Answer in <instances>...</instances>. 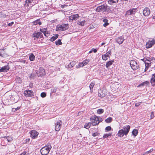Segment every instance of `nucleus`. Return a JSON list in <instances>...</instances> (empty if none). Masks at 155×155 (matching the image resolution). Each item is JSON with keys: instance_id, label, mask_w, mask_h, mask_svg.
Listing matches in <instances>:
<instances>
[{"instance_id": "obj_1", "label": "nucleus", "mask_w": 155, "mask_h": 155, "mask_svg": "<svg viewBox=\"0 0 155 155\" xmlns=\"http://www.w3.org/2000/svg\"><path fill=\"white\" fill-rule=\"evenodd\" d=\"M90 120L92 122V125L93 126H96L103 120V119L101 117L94 115L90 118Z\"/></svg>"}, {"instance_id": "obj_2", "label": "nucleus", "mask_w": 155, "mask_h": 155, "mask_svg": "<svg viewBox=\"0 0 155 155\" xmlns=\"http://www.w3.org/2000/svg\"><path fill=\"white\" fill-rule=\"evenodd\" d=\"M69 28L68 24H64L62 25H58L56 27V31H63L67 30Z\"/></svg>"}, {"instance_id": "obj_3", "label": "nucleus", "mask_w": 155, "mask_h": 155, "mask_svg": "<svg viewBox=\"0 0 155 155\" xmlns=\"http://www.w3.org/2000/svg\"><path fill=\"white\" fill-rule=\"evenodd\" d=\"M129 64L133 70H136L139 68V63L134 60L130 61H129Z\"/></svg>"}, {"instance_id": "obj_4", "label": "nucleus", "mask_w": 155, "mask_h": 155, "mask_svg": "<svg viewBox=\"0 0 155 155\" xmlns=\"http://www.w3.org/2000/svg\"><path fill=\"white\" fill-rule=\"evenodd\" d=\"M155 44V39H152L151 40H149L147 42L146 47L147 48H149L152 47Z\"/></svg>"}, {"instance_id": "obj_5", "label": "nucleus", "mask_w": 155, "mask_h": 155, "mask_svg": "<svg viewBox=\"0 0 155 155\" xmlns=\"http://www.w3.org/2000/svg\"><path fill=\"white\" fill-rule=\"evenodd\" d=\"M62 122L61 120H59L55 123V130L57 131H59L62 125Z\"/></svg>"}, {"instance_id": "obj_6", "label": "nucleus", "mask_w": 155, "mask_h": 155, "mask_svg": "<svg viewBox=\"0 0 155 155\" xmlns=\"http://www.w3.org/2000/svg\"><path fill=\"white\" fill-rule=\"evenodd\" d=\"M50 150L49 148H46V147H43L40 150L41 153L42 155H47L49 153Z\"/></svg>"}, {"instance_id": "obj_7", "label": "nucleus", "mask_w": 155, "mask_h": 155, "mask_svg": "<svg viewBox=\"0 0 155 155\" xmlns=\"http://www.w3.org/2000/svg\"><path fill=\"white\" fill-rule=\"evenodd\" d=\"M124 129H121L119 130L117 134L119 137H122L124 135H126V130L125 127L123 128Z\"/></svg>"}, {"instance_id": "obj_8", "label": "nucleus", "mask_w": 155, "mask_h": 155, "mask_svg": "<svg viewBox=\"0 0 155 155\" xmlns=\"http://www.w3.org/2000/svg\"><path fill=\"white\" fill-rule=\"evenodd\" d=\"M111 51L110 50L109 51L105 54L103 55L102 56V59L104 60L107 59L111 55Z\"/></svg>"}, {"instance_id": "obj_9", "label": "nucleus", "mask_w": 155, "mask_h": 155, "mask_svg": "<svg viewBox=\"0 0 155 155\" xmlns=\"http://www.w3.org/2000/svg\"><path fill=\"white\" fill-rule=\"evenodd\" d=\"M31 137L33 139L35 138L38 134V133L35 130H32L30 132Z\"/></svg>"}, {"instance_id": "obj_10", "label": "nucleus", "mask_w": 155, "mask_h": 155, "mask_svg": "<svg viewBox=\"0 0 155 155\" xmlns=\"http://www.w3.org/2000/svg\"><path fill=\"white\" fill-rule=\"evenodd\" d=\"M137 12L136 8H132L127 11V15H130L134 14Z\"/></svg>"}, {"instance_id": "obj_11", "label": "nucleus", "mask_w": 155, "mask_h": 155, "mask_svg": "<svg viewBox=\"0 0 155 155\" xmlns=\"http://www.w3.org/2000/svg\"><path fill=\"white\" fill-rule=\"evenodd\" d=\"M150 13V10L148 8H145L143 11V15L145 16H148Z\"/></svg>"}, {"instance_id": "obj_12", "label": "nucleus", "mask_w": 155, "mask_h": 155, "mask_svg": "<svg viewBox=\"0 0 155 155\" xmlns=\"http://www.w3.org/2000/svg\"><path fill=\"white\" fill-rule=\"evenodd\" d=\"M24 94L27 97H32L34 95L33 91L31 90L25 91L24 92Z\"/></svg>"}, {"instance_id": "obj_13", "label": "nucleus", "mask_w": 155, "mask_h": 155, "mask_svg": "<svg viewBox=\"0 0 155 155\" xmlns=\"http://www.w3.org/2000/svg\"><path fill=\"white\" fill-rule=\"evenodd\" d=\"M79 16L78 14L72 15L69 17V20L73 21L74 20H76L79 18Z\"/></svg>"}, {"instance_id": "obj_14", "label": "nucleus", "mask_w": 155, "mask_h": 155, "mask_svg": "<svg viewBox=\"0 0 155 155\" xmlns=\"http://www.w3.org/2000/svg\"><path fill=\"white\" fill-rule=\"evenodd\" d=\"M105 5H103L101 6H98L96 8V11L100 12H104L105 11Z\"/></svg>"}, {"instance_id": "obj_15", "label": "nucleus", "mask_w": 155, "mask_h": 155, "mask_svg": "<svg viewBox=\"0 0 155 155\" xmlns=\"http://www.w3.org/2000/svg\"><path fill=\"white\" fill-rule=\"evenodd\" d=\"M9 68L8 65H5L0 69V72H7V71L9 70Z\"/></svg>"}, {"instance_id": "obj_16", "label": "nucleus", "mask_w": 155, "mask_h": 155, "mask_svg": "<svg viewBox=\"0 0 155 155\" xmlns=\"http://www.w3.org/2000/svg\"><path fill=\"white\" fill-rule=\"evenodd\" d=\"M0 55L3 57H5L8 56V54L5 52L4 49H0Z\"/></svg>"}, {"instance_id": "obj_17", "label": "nucleus", "mask_w": 155, "mask_h": 155, "mask_svg": "<svg viewBox=\"0 0 155 155\" xmlns=\"http://www.w3.org/2000/svg\"><path fill=\"white\" fill-rule=\"evenodd\" d=\"M89 62V59H86L84 61L80 63L79 66L80 67H82L84 66L87 64Z\"/></svg>"}, {"instance_id": "obj_18", "label": "nucleus", "mask_w": 155, "mask_h": 155, "mask_svg": "<svg viewBox=\"0 0 155 155\" xmlns=\"http://www.w3.org/2000/svg\"><path fill=\"white\" fill-rule=\"evenodd\" d=\"M75 64V62L74 61H72L68 65H66L65 67L68 68H71L73 67Z\"/></svg>"}, {"instance_id": "obj_19", "label": "nucleus", "mask_w": 155, "mask_h": 155, "mask_svg": "<svg viewBox=\"0 0 155 155\" xmlns=\"http://www.w3.org/2000/svg\"><path fill=\"white\" fill-rule=\"evenodd\" d=\"M116 41L119 44H121L124 41V39L122 38V37H120L116 39Z\"/></svg>"}, {"instance_id": "obj_20", "label": "nucleus", "mask_w": 155, "mask_h": 155, "mask_svg": "<svg viewBox=\"0 0 155 155\" xmlns=\"http://www.w3.org/2000/svg\"><path fill=\"white\" fill-rule=\"evenodd\" d=\"M59 35L58 34L55 35H54L50 39V41L52 42L54 41L57 38H58Z\"/></svg>"}, {"instance_id": "obj_21", "label": "nucleus", "mask_w": 155, "mask_h": 155, "mask_svg": "<svg viewBox=\"0 0 155 155\" xmlns=\"http://www.w3.org/2000/svg\"><path fill=\"white\" fill-rule=\"evenodd\" d=\"M33 37H35L37 38H39V32L37 31L35 32L32 35Z\"/></svg>"}, {"instance_id": "obj_22", "label": "nucleus", "mask_w": 155, "mask_h": 155, "mask_svg": "<svg viewBox=\"0 0 155 155\" xmlns=\"http://www.w3.org/2000/svg\"><path fill=\"white\" fill-rule=\"evenodd\" d=\"M86 23V21L85 20L82 21H78L77 22V24L81 26H83Z\"/></svg>"}, {"instance_id": "obj_23", "label": "nucleus", "mask_w": 155, "mask_h": 155, "mask_svg": "<svg viewBox=\"0 0 155 155\" xmlns=\"http://www.w3.org/2000/svg\"><path fill=\"white\" fill-rule=\"evenodd\" d=\"M92 124V122H89L88 123H86L84 125V127L86 129L89 128Z\"/></svg>"}, {"instance_id": "obj_24", "label": "nucleus", "mask_w": 155, "mask_h": 155, "mask_svg": "<svg viewBox=\"0 0 155 155\" xmlns=\"http://www.w3.org/2000/svg\"><path fill=\"white\" fill-rule=\"evenodd\" d=\"M39 72L40 74L44 75L45 74V70L42 68L40 67L39 70Z\"/></svg>"}, {"instance_id": "obj_25", "label": "nucleus", "mask_w": 155, "mask_h": 155, "mask_svg": "<svg viewBox=\"0 0 155 155\" xmlns=\"http://www.w3.org/2000/svg\"><path fill=\"white\" fill-rule=\"evenodd\" d=\"M30 60L31 61H34L35 59V56L33 53L31 54L29 56Z\"/></svg>"}, {"instance_id": "obj_26", "label": "nucleus", "mask_w": 155, "mask_h": 155, "mask_svg": "<svg viewBox=\"0 0 155 155\" xmlns=\"http://www.w3.org/2000/svg\"><path fill=\"white\" fill-rule=\"evenodd\" d=\"M118 0H109L108 1V3L110 5H112L114 3H117Z\"/></svg>"}, {"instance_id": "obj_27", "label": "nucleus", "mask_w": 155, "mask_h": 155, "mask_svg": "<svg viewBox=\"0 0 155 155\" xmlns=\"http://www.w3.org/2000/svg\"><path fill=\"white\" fill-rule=\"evenodd\" d=\"M33 23L34 25H37L39 24V25H41L42 23L41 21H40L39 19H38L33 22Z\"/></svg>"}, {"instance_id": "obj_28", "label": "nucleus", "mask_w": 155, "mask_h": 155, "mask_svg": "<svg viewBox=\"0 0 155 155\" xmlns=\"http://www.w3.org/2000/svg\"><path fill=\"white\" fill-rule=\"evenodd\" d=\"M132 134L135 136H136L138 134V130L136 129H134L132 131Z\"/></svg>"}, {"instance_id": "obj_29", "label": "nucleus", "mask_w": 155, "mask_h": 155, "mask_svg": "<svg viewBox=\"0 0 155 155\" xmlns=\"http://www.w3.org/2000/svg\"><path fill=\"white\" fill-rule=\"evenodd\" d=\"M15 81L16 83H18V84L21 83V79L19 77H16L15 79Z\"/></svg>"}, {"instance_id": "obj_30", "label": "nucleus", "mask_w": 155, "mask_h": 155, "mask_svg": "<svg viewBox=\"0 0 155 155\" xmlns=\"http://www.w3.org/2000/svg\"><path fill=\"white\" fill-rule=\"evenodd\" d=\"M113 62L114 61H109L106 64V67L108 68L112 64Z\"/></svg>"}, {"instance_id": "obj_31", "label": "nucleus", "mask_w": 155, "mask_h": 155, "mask_svg": "<svg viewBox=\"0 0 155 155\" xmlns=\"http://www.w3.org/2000/svg\"><path fill=\"white\" fill-rule=\"evenodd\" d=\"M105 9L104 12H110L111 10L110 7L107 6H106V5H105Z\"/></svg>"}, {"instance_id": "obj_32", "label": "nucleus", "mask_w": 155, "mask_h": 155, "mask_svg": "<svg viewBox=\"0 0 155 155\" xmlns=\"http://www.w3.org/2000/svg\"><path fill=\"white\" fill-rule=\"evenodd\" d=\"M95 84V83L94 82H92L90 85L89 87L91 91H92L93 87Z\"/></svg>"}, {"instance_id": "obj_33", "label": "nucleus", "mask_w": 155, "mask_h": 155, "mask_svg": "<svg viewBox=\"0 0 155 155\" xmlns=\"http://www.w3.org/2000/svg\"><path fill=\"white\" fill-rule=\"evenodd\" d=\"M112 120V118L111 117H109L106 119L105 120V121L107 123H110L111 122Z\"/></svg>"}, {"instance_id": "obj_34", "label": "nucleus", "mask_w": 155, "mask_h": 155, "mask_svg": "<svg viewBox=\"0 0 155 155\" xmlns=\"http://www.w3.org/2000/svg\"><path fill=\"white\" fill-rule=\"evenodd\" d=\"M104 112V110L102 109H98L97 110V113L99 114H102Z\"/></svg>"}, {"instance_id": "obj_35", "label": "nucleus", "mask_w": 155, "mask_h": 155, "mask_svg": "<svg viewBox=\"0 0 155 155\" xmlns=\"http://www.w3.org/2000/svg\"><path fill=\"white\" fill-rule=\"evenodd\" d=\"M55 43L56 45H61L62 44L61 39H58L57 41H56Z\"/></svg>"}, {"instance_id": "obj_36", "label": "nucleus", "mask_w": 155, "mask_h": 155, "mask_svg": "<svg viewBox=\"0 0 155 155\" xmlns=\"http://www.w3.org/2000/svg\"><path fill=\"white\" fill-rule=\"evenodd\" d=\"M58 89L57 87H54L51 89V93H55L57 90H58Z\"/></svg>"}, {"instance_id": "obj_37", "label": "nucleus", "mask_w": 155, "mask_h": 155, "mask_svg": "<svg viewBox=\"0 0 155 155\" xmlns=\"http://www.w3.org/2000/svg\"><path fill=\"white\" fill-rule=\"evenodd\" d=\"M149 84V81H146L140 84L139 85V86H143L145 85H147Z\"/></svg>"}, {"instance_id": "obj_38", "label": "nucleus", "mask_w": 155, "mask_h": 155, "mask_svg": "<svg viewBox=\"0 0 155 155\" xmlns=\"http://www.w3.org/2000/svg\"><path fill=\"white\" fill-rule=\"evenodd\" d=\"M8 142H10L12 140V139L10 137L5 136L4 137Z\"/></svg>"}, {"instance_id": "obj_39", "label": "nucleus", "mask_w": 155, "mask_h": 155, "mask_svg": "<svg viewBox=\"0 0 155 155\" xmlns=\"http://www.w3.org/2000/svg\"><path fill=\"white\" fill-rule=\"evenodd\" d=\"M111 136V134H104L103 136V138H106L107 137H108L109 136Z\"/></svg>"}, {"instance_id": "obj_40", "label": "nucleus", "mask_w": 155, "mask_h": 155, "mask_svg": "<svg viewBox=\"0 0 155 155\" xmlns=\"http://www.w3.org/2000/svg\"><path fill=\"white\" fill-rule=\"evenodd\" d=\"M149 62H145V66L149 68V66L151 65V63L150 61H149Z\"/></svg>"}, {"instance_id": "obj_41", "label": "nucleus", "mask_w": 155, "mask_h": 155, "mask_svg": "<svg viewBox=\"0 0 155 155\" xmlns=\"http://www.w3.org/2000/svg\"><path fill=\"white\" fill-rule=\"evenodd\" d=\"M44 147H46V148H49V150H50L51 148V146L50 143H48Z\"/></svg>"}, {"instance_id": "obj_42", "label": "nucleus", "mask_w": 155, "mask_h": 155, "mask_svg": "<svg viewBox=\"0 0 155 155\" xmlns=\"http://www.w3.org/2000/svg\"><path fill=\"white\" fill-rule=\"evenodd\" d=\"M20 107H17L16 108H12V111L13 112H15L16 111H17V110H19L20 108Z\"/></svg>"}, {"instance_id": "obj_43", "label": "nucleus", "mask_w": 155, "mask_h": 155, "mask_svg": "<svg viewBox=\"0 0 155 155\" xmlns=\"http://www.w3.org/2000/svg\"><path fill=\"white\" fill-rule=\"evenodd\" d=\"M40 30L41 31L43 32L44 34L45 32H47V28H40Z\"/></svg>"}, {"instance_id": "obj_44", "label": "nucleus", "mask_w": 155, "mask_h": 155, "mask_svg": "<svg viewBox=\"0 0 155 155\" xmlns=\"http://www.w3.org/2000/svg\"><path fill=\"white\" fill-rule=\"evenodd\" d=\"M150 82L152 86H155V79L151 80Z\"/></svg>"}, {"instance_id": "obj_45", "label": "nucleus", "mask_w": 155, "mask_h": 155, "mask_svg": "<svg viewBox=\"0 0 155 155\" xmlns=\"http://www.w3.org/2000/svg\"><path fill=\"white\" fill-rule=\"evenodd\" d=\"M46 96V93L43 92L41 93V96L42 97H45Z\"/></svg>"}, {"instance_id": "obj_46", "label": "nucleus", "mask_w": 155, "mask_h": 155, "mask_svg": "<svg viewBox=\"0 0 155 155\" xmlns=\"http://www.w3.org/2000/svg\"><path fill=\"white\" fill-rule=\"evenodd\" d=\"M101 93H99V91L98 92V96L100 97H104L105 96V95L102 92H101Z\"/></svg>"}, {"instance_id": "obj_47", "label": "nucleus", "mask_w": 155, "mask_h": 155, "mask_svg": "<svg viewBox=\"0 0 155 155\" xmlns=\"http://www.w3.org/2000/svg\"><path fill=\"white\" fill-rule=\"evenodd\" d=\"M33 0H26L25 1V2L26 4H27V5L28 6V4L29 3H31L32 2Z\"/></svg>"}, {"instance_id": "obj_48", "label": "nucleus", "mask_w": 155, "mask_h": 155, "mask_svg": "<svg viewBox=\"0 0 155 155\" xmlns=\"http://www.w3.org/2000/svg\"><path fill=\"white\" fill-rule=\"evenodd\" d=\"M111 127L110 126H107L105 128V130L107 131H110L111 129Z\"/></svg>"}, {"instance_id": "obj_49", "label": "nucleus", "mask_w": 155, "mask_h": 155, "mask_svg": "<svg viewBox=\"0 0 155 155\" xmlns=\"http://www.w3.org/2000/svg\"><path fill=\"white\" fill-rule=\"evenodd\" d=\"M7 23H8L7 25L8 26H9V27L12 26V25L14 24V22L13 21L12 22H11L10 23H8V22Z\"/></svg>"}, {"instance_id": "obj_50", "label": "nucleus", "mask_w": 155, "mask_h": 155, "mask_svg": "<svg viewBox=\"0 0 155 155\" xmlns=\"http://www.w3.org/2000/svg\"><path fill=\"white\" fill-rule=\"evenodd\" d=\"M130 127L129 125L127 126V134L129 132Z\"/></svg>"}, {"instance_id": "obj_51", "label": "nucleus", "mask_w": 155, "mask_h": 155, "mask_svg": "<svg viewBox=\"0 0 155 155\" xmlns=\"http://www.w3.org/2000/svg\"><path fill=\"white\" fill-rule=\"evenodd\" d=\"M154 117V113L153 112H152L151 113L150 119H151L153 118Z\"/></svg>"}, {"instance_id": "obj_52", "label": "nucleus", "mask_w": 155, "mask_h": 155, "mask_svg": "<svg viewBox=\"0 0 155 155\" xmlns=\"http://www.w3.org/2000/svg\"><path fill=\"white\" fill-rule=\"evenodd\" d=\"M44 35L46 37H48L49 36V33H48V32L47 31V32H45L44 34Z\"/></svg>"}, {"instance_id": "obj_53", "label": "nucleus", "mask_w": 155, "mask_h": 155, "mask_svg": "<svg viewBox=\"0 0 155 155\" xmlns=\"http://www.w3.org/2000/svg\"><path fill=\"white\" fill-rule=\"evenodd\" d=\"M98 132H95V133H93L92 134V136L94 137H96V136L98 134Z\"/></svg>"}, {"instance_id": "obj_54", "label": "nucleus", "mask_w": 155, "mask_h": 155, "mask_svg": "<svg viewBox=\"0 0 155 155\" xmlns=\"http://www.w3.org/2000/svg\"><path fill=\"white\" fill-rule=\"evenodd\" d=\"M153 148H152L151 149H150L149 151H147L146 152V153H151L152 151H153Z\"/></svg>"}, {"instance_id": "obj_55", "label": "nucleus", "mask_w": 155, "mask_h": 155, "mask_svg": "<svg viewBox=\"0 0 155 155\" xmlns=\"http://www.w3.org/2000/svg\"><path fill=\"white\" fill-rule=\"evenodd\" d=\"M19 155H28L27 154L26 151H24L22 153L20 154Z\"/></svg>"}, {"instance_id": "obj_56", "label": "nucleus", "mask_w": 155, "mask_h": 155, "mask_svg": "<svg viewBox=\"0 0 155 155\" xmlns=\"http://www.w3.org/2000/svg\"><path fill=\"white\" fill-rule=\"evenodd\" d=\"M43 37V35L40 32H39V38L40 37V38H42Z\"/></svg>"}, {"instance_id": "obj_57", "label": "nucleus", "mask_w": 155, "mask_h": 155, "mask_svg": "<svg viewBox=\"0 0 155 155\" xmlns=\"http://www.w3.org/2000/svg\"><path fill=\"white\" fill-rule=\"evenodd\" d=\"M153 79H155V74H152L151 80H153Z\"/></svg>"}, {"instance_id": "obj_58", "label": "nucleus", "mask_w": 155, "mask_h": 155, "mask_svg": "<svg viewBox=\"0 0 155 155\" xmlns=\"http://www.w3.org/2000/svg\"><path fill=\"white\" fill-rule=\"evenodd\" d=\"M109 25V23L107 22L104 23V24L103 25V26L104 27H106L108 25Z\"/></svg>"}, {"instance_id": "obj_59", "label": "nucleus", "mask_w": 155, "mask_h": 155, "mask_svg": "<svg viewBox=\"0 0 155 155\" xmlns=\"http://www.w3.org/2000/svg\"><path fill=\"white\" fill-rule=\"evenodd\" d=\"M92 50V51H93L94 53H96L97 51V50L96 49H94V48H93Z\"/></svg>"}, {"instance_id": "obj_60", "label": "nucleus", "mask_w": 155, "mask_h": 155, "mask_svg": "<svg viewBox=\"0 0 155 155\" xmlns=\"http://www.w3.org/2000/svg\"><path fill=\"white\" fill-rule=\"evenodd\" d=\"M108 21V20L106 19H104L103 20V21L104 23L107 22Z\"/></svg>"}, {"instance_id": "obj_61", "label": "nucleus", "mask_w": 155, "mask_h": 155, "mask_svg": "<svg viewBox=\"0 0 155 155\" xmlns=\"http://www.w3.org/2000/svg\"><path fill=\"white\" fill-rule=\"evenodd\" d=\"M140 105V103H136L135 104V106L136 107H138Z\"/></svg>"}, {"instance_id": "obj_62", "label": "nucleus", "mask_w": 155, "mask_h": 155, "mask_svg": "<svg viewBox=\"0 0 155 155\" xmlns=\"http://www.w3.org/2000/svg\"><path fill=\"white\" fill-rule=\"evenodd\" d=\"M21 62L23 63H25L26 62V61L25 60H23L21 61Z\"/></svg>"}, {"instance_id": "obj_63", "label": "nucleus", "mask_w": 155, "mask_h": 155, "mask_svg": "<svg viewBox=\"0 0 155 155\" xmlns=\"http://www.w3.org/2000/svg\"><path fill=\"white\" fill-rule=\"evenodd\" d=\"M148 68L146 66H145V70H144V71L145 72H146L147 70L148 69Z\"/></svg>"}, {"instance_id": "obj_64", "label": "nucleus", "mask_w": 155, "mask_h": 155, "mask_svg": "<svg viewBox=\"0 0 155 155\" xmlns=\"http://www.w3.org/2000/svg\"><path fill=\"white\" fill-rule=\"evenodd\" d=\"M92 51H92V50L91 49V51H89V54H91V53L92 52Z\"/></svg>"}]
</instances>
